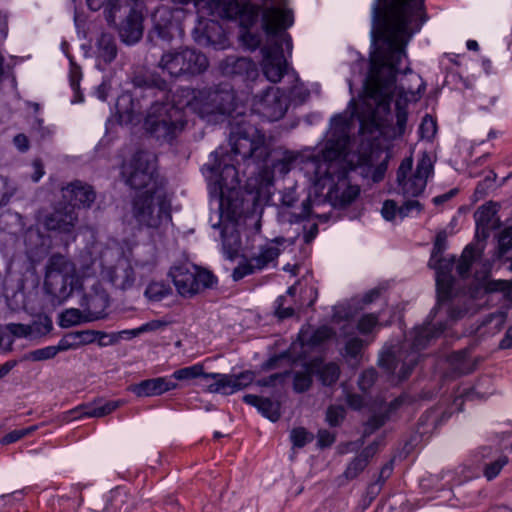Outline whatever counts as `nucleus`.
Segmentation results:
<instances>
[{
    "label": "nucleus",
    "instance_id": "obj_25",
    "mask_svg": "<svg viewBox=\"0 0 512 512\" xmlns=\"http://www.w3.org/2000/svg\"><path fill=\"white\" fill-rule=\"evenodd\" d=\"M143 35V16L135 9H131L119 27V36L126 44L137 43Z\"/></svg>",
    "mask_w": 512,
    "mask_h": 512
},
{
    "label": "nucleus",
    "instance_id": "obj_5",
    "mask_svg": "<svg viewBox=\"0 0 512 512\" xmlns=\"http://www.w3.org/2000/svg\"><path fill=\"white\" fill-rule=\"evenodd\" d=\"M157 99L152 103L146 116L144 125L147 132L159 141L171 143L185 129L187 124L186 113L175 101V94L171 101L163 102Z\"/></svg>",
    "mask_w": 512,
    "mask_h": 512
},
{
    "label": "nucleus",
    "instance_id": "obj_48",
    "mask_svg": "<svg viewBox=\"0 0 512 512\" xmlns=\"http://www.w3.org/2000/svg\"><path fill=\"white\" fill-rule=\"evenodd\" d=\"M57 355V350L54 346H47L44 348L36 349L28 352L25 356V360L30 361H44L54 358Z\"/></svg>",
    "mask_w": 512,
    "mask_h": 512
},
{
    "label": "nucleus",
    "instance_id": "obj_33",
    "mask_svg": "<svg viewBox=\"0 0 512 512\" xmlns=\"http://www.w3.org/2000/svg\"><path fill=\"white\" fill-rule=\"evenodd\" d=\"M211 375H215V373H206L204 371V365L201 363H196L192 366L184 367L178 370H175L171 378L178 381H188L196 378H203L205 380L212 379Z\"/></svg>",
    "mask_w": 512,
    "mask_h": 512
},
{
    "label": "nucleus",
    "instance_id": "obj_4",
    "mask_svg": "<svg viewBox=\"0 0 512 512\" xmlns=\"http://www.w3.org/2000/svg\"><path fill=\"white\" fill-rule=\"evenodd\" d=\"M446 327V323L440 322L434 325L430 319L425 325L414 330L411 344L405 343L397 353L383 354L379 360L380 366L391 375L396 376L398 381L407 379L419 361V352L427 346L431 339L442 334Z\"/></svg>",
    "mask_w": 512,
    "mask_h": 512
},
{
    "label": "nucleus",
    "instance_id": "obj_13",
    "mask_svg": "<svg viewBox=\"0 0 512 512\" xmlns=\"http://www.w3.org/2000/svg\"><path fill=\"white\" fill-rule=\"evenodd\" d=\"M284 242L285 240L283 238H276L260 246L257 252L245 258L233 270V279L239 281L245 276L262 271L270 265L275 266L277 258L281 254L280 245Z\"/></svg>",
    "mask_w": 512,
    "mask_h": 512
},
{
    "label": "nucleus",
    "instance_id": "obj_17",
    "mask_svg": "<svg viewBox=\"0 0 512 512\" xmlns=\"http://www.w3.org/2000/svg\"><path fill=\"white\" fill-rule=\"evenodd\" d=\"M78 223V214L72 205L55 208L43 219L44 227L59 234H72Z\"/></svg>",
    "mask_w": 512,
    "mask_h": 512
},
{
    "label": "nucleus",
    "instance_id": "obj_11",
    "mask_svg": "<svg viewBox=\"0 0 512 512\" xmlns=\"http://www.w3.org/2000/svg\"><path fill=\"white\" fill-rule=\"evenodd\" d=\"M413 159L405 158L401 161L397 170L398 192L405 198L420 196L427 185V179L433 171L431 160L428 156L422 157L411 173Z\"/></svg>",
    "mask_w": 512,
    "mask_h": 512
},
{
    "label": "nucleus",
    "instance_id": "obj_63",
    "mask_svg": "<svg viewBox=\"0 0 512 512\" xmlns=\"http://www.w3.org/2000/svg\"><path fill=\"white\" fill-rule=\"evenodd\" d=\"M398 209L399 207L394 200H386L383 203L381 213L384 219L391 221L395 218L396 214H398Z\"/></svg>",
    "mask_w": 512,
    "mask_h": 512
},
{
    "label": "nucleus",
    "instance_id": "obj_60",
    "mask_svg": "<svg viewBox=\"0 0 512 512\" xmlns=\"http://www.w3.org/2000/svg\"><path fill=\"white\" fill-rule=\"evenodd\" d=\"M377 324L378 317L376 315L366 314L359 319L357 328L360 333L368 334Z\"/></svg>",
    "mask_w": 512,
    "mask_h": 512
},
{
    "label": "nucleus",
    "instance_id": "obj_52",
    "mask_svg": "<svg viewBox=\"0 0 512 512\" xmlns=\"http://www.w3.org/2000/svg\"><path fill=\"white\" fill-rule=\"evenodd\" d=\"M312 384V377L310 372H297L294 375L293 387L296 392L307 391Z\"/></svg>",
    "mask_w": 512,
    "mask_h": 512
},
{
    "label": "nucleus",
    "instance_id": "obj_29",
    "mask_svg": "<svg viewBox=\"0 0 512 512\" xmlns=\"http://www.w3.org/2000/svg\"><path fill=\"white\" fill-rule=\"evenodd\" d=\"M334 331L328 326H322L317 329H302L299 333V342L301 347L305 349H312L322 345L324 342L332 338Z\"/></svg>",
    "mask_w": 512,
    "mask_h": 512
},
{
    "label": "nucleus",
    "instance_id": "obj_46",
    "mask_svg": "<svg viewBox=\"0 0 512 512\" xmlns=\"http://www.w3.org/2000/svg\"><path fill=\"white\" fill-rule=\"evenodd\" d=\"M447 234L445 231H441L436 235L433 250L428 265H434L438 260V257L443 256V252L446 249Z\"/></svg>",
    "mask_w": 512,
    "mask_h": 512
},
{
    "label": "nucleus",
    "instance_id": "obj_55",
    "mask_svg": "<svg viewBox=\"0 0 512 512\" xmlns=\"http://www.w3.org/2000/svg\"><path fill=\"white\" fill-rule=\"evenodd\" d=\"M287 302V296H280L275 302V314L280 319L289 318L294 315V308L291 305H286Z\"/></svg>",
    "mask_w": 512,
    "mask_h": 512
},
{
    "label": "nucleus",
    "instance_id": "obj_18",
    "mask_svg": "<svg viewBox=\"0 0 512 512\" xmlns=\"http://www.w3.org/2000/svg\"><path fill=\"white\" fill-rule=\"evenodd\" d=\"M360 189L352 185L346 173L338 176L337 181L329 188L327 200L335 208H344L350 205L359 195Z\"/></svg>",
    "mask_w": 512,
    "mask_h": 512
},
{
    "label": "nucleus",
    "instance_id": "obj_24",
    "mask_svg": "<svg viewBox=\"0 0 512 512\" xmlns=\"http://www.w3.org/2000/svg\"><path fill=\"white\" fill-rule=\"evenodd\" d=\"M132 83L135 87L145 89L146 96L157 97V99L167 98L170 91L168 83L152 73L135 75Z\"/></svg>",
    "mask_w": 512,
    "mask_h": 512
},
{
    "label": "nucleus",
    "instance_id": "obj_44",
    "mask_svg": "<svg viewBox=\"0 0 512 512\" xmlns=\"http://www.w3.org/2000/svg\"><path fill=\"white\" fill-rule=\"evenodd\" d=\"M364 347V342L358 337H352L347 340L344 347V357L358 361Z\"/></svg>",
    "mask_w": 512,
    "mask_h": 512
},
{
    "label": "nucleus",
    "instance_id": "obj_21",
    "mask_svg": "<svg viewBox=\"0 0 512 512\" xmlns=\"http://www.w3.org/2000/svg\"><path fill=\"white\" fill-rule=\"evenodd\" d=\"M170 276L179 292L184 297L195 295V266L185 263L171 268Z\"/></svg>",
    "mask_w": 512,
    "mask_h": 512
},
{
    "label": "nucleus",
    "instance_id": "obj_62",
    "mask_svg": "<svg viewBox=\"0 0 512 512\" xmlns=\"http://www.w3.org/2000/svg\"><path fill=\"white\" fill-rule=\"evenodd\" d=\"M168 324H169V322L165 321V320H160V319L152 320V321H149V322L141 325L140 327H138V331H136V332L143 334L146 332L157 331V330H161V329L165 328L166 326H168Z\"/></svg>",
    "mask_w": 512,
    "mask_h": 512
},
{
    "label": "nucleus",
    "instance_id": "obj_30",
    "mask_svg": "<svg viewBox=\"0 0 512 512\" xmlns=\"http://www.w3.org/2000/svg\"><path fill=\"white\" fill-rule=\"evenodd\" d=\"M243 401L251 406L256 407L259 412L275 422L280 418V403L272 401L269 398H262L253 394L243 396Z\"/></svg>",
    "mask_w": 512,
    "mask_h": 512
},
{
    "label": "nucleus",
    "instance_id": "obj_10",
    "mask_svg": "<svg viewBox=\"0 0 512 512\" xmlns=\"http://www.w3.org/2000/svg\"><path fill=\"white\" fill-rule=\"evenodd\" d=\"M199 11L222 19L239 18L242 27L248 29L258 20L261 7L255 4H240L237 0H196Z\"/></svg>",
    "mask_w": 512,
    "mask_h": 512
},
{
    "label": "nucleus",
    "instance_id": "obj_53",
    "mask_svg": "<svg viewBox=\"0 0 512 512\" xmlns=\"http://www.w3.org/2000/svg\"><path fill=\"white\" fill-rule=\"evenodd\" d=\"M498 249L500 255H504L512 249V227H507L500 232Z\"/></svg>",
    "mask_w": 512,
    "mask_h": 512
},
{
    "label": "nucleus",
    "instance_id": "obj_32",
    "mask_svg": "<svg viewBox=\"0 0 512 512\" xmlns=\"http://www.w3.org/2000/svg\"><path fill=\"white\" fill-rule=\"evenodd\" d=\"M498 212V206L495 203L489 202L478 208L475 212V220L477 224V230H482L485 233L486 230L494 228L496 222L499 220L496 218Z\"/></svg>",
    "mask_w": 512,
    "mask_h": 512
},
{
    "label": "nucleus",
    "instance_id": "obj_23",
    "mask_svg": "<svg viewBox=\"0 0 512 512\" xmlns=\"http://www.w3.org/2000/svg\"><path fill=\"white\" fill-rule=\"evenodd\" d=\"M63 197L67 199L74 208L76 206L90 207L95 201L96 193L93 188L81 181H74L63 189Z\"/></svg>",
    "mask_w": 512,
    "mask_h": 512
},
{
    "label": "nucleus",
    "instance_id": "obj_42",
    "mask_svg": "<svg viewBox=\"0 0 512 512\" xmlns=\"http://www.w3.org/2000/svg\"><path fill=\"white\" fill-rule=\"evenodd\" d=\"M485 290L488 293L502 292L505 300L512 302V282L491 280L486 283Z\"/></svg>",
    "mask_w": 512,
    "mask_h": 512
},
{
    "label": "nucleus",
    "instance_id": "obj_20",
    "mask_svg": "<svg viewBox=\"0 0 512 512\" xmlns=\"http://www.w3.org/2000/svg\"><path fill=\"white\" fill-rule=\"evenodd\" d=\"M221 73L225 76H243L246 79H254L258 75L256 64L249 58L227 56L219 64Z\"/></svg>",
    "mask_w": 512,
    "mask_h": 512
},
{
    "label": "nucleus",
    "instance_id": "obj_64",
    "mask_svg": "<svg viewBox=\"0 0 512 512\" xmlns=\"http://www.w3.org/2000/svg\"><path fill=\"white\" fill-rule=\"evenodd\" d=\"M346 403L348 404V406L350 408H352L354 410H359L364 406L365 401L361 395L347 392L346 393Z\"/></svg>",
    "mask_w": 512,
    "mask_h": 512
},
{
    "label": "nucleus",
    "instance_id": "obj_34",
    "mask_svg": "<svg viewBox=\"0 0 512 512\" xmlns=\"http://www.w3.org/2000/svg\"><path fill=\"white\" fill-rule=\"evenodd\" d=\"M98 56L110 63L117 55L115 39L111 34L102 33L97 41Z\"/></svg>",
    "mask_w": 512,
    "mask_h": 512
},
{
    "label": "nucleus",
    "instance_id": "obj_8",
    "mask_svg": "<svg viewBox=\"0 0 512 512\" xmlns=\"http://www.w3.org/2000/svg\"><path fill=\"white\" fill-rule=\"evenodd\" d=\"M159 67L173 78L193 77L204 73L209 67V61L201 51L184 48L164 53Z\"/></svg>",
    "mask_w": 512,
    "mask_h": 512
},
{
    "label": "nucleus",
    "instance_id": "obj_45",
    "mask_svg": "<svg viewBox=\"0 0 512 512\" xmlns=\"http://www.w3.org/2000/svg\"><path fill=\"white\" fill-rule=\"evenodd\" d=\"M5 330L8 332L7 337V343H4V336L0 338V345H8L10 346L12 343L10 335L17 336V337H25L30 334V327L23 325V324H15L10 323L6 325Z\"/></svg>",
    "mask_w": 512,
    "mask_h": 512
},
{
    "label": "nucleus",
    "instance_id": "obj_47",
    "mask_svg": "<svg viewBox=\"0 0 512 512\" xmlns=\"http://www.w3.org/2000/svg\"><path fill=\"white\" fill-rule=\"evenodd\" d=\"M346 415L345 408L341 405H331L326 412V421L332 427L339 426Z\"/></svg>",
    "mask_w": 512,
    "mask_h": 512
},
{
    "label": "nucleus",
    "instance_id": "obj_39",
    "mask_svg": "<svg viewBox=\"0 0 512 512\" xmlns=\"http://www.w3.org/2000/svg\"><path fill=\"white\" fill-rule=\"evenodd\" d=\"M89 321L86 315L83 312L76 308H70L65 310L60 315L59 324L61 327L68 328L71 326L78 325L82 322Z\"/></svg>",
    "mask_w": 512,
    "mask_h": 512
},
{
    "label": "nucleus",
    "instance_id": "obj_50",
    "mask_svg": "<svg viewBox=\"0 0 512 512\" xmlns=\"http://www.w3.org/2000/svg\"><path fill=\"white\" fill-rule=\"evenodd\" d=\"M290 438L295 447L302 448L313 440V435L305 428L299 427L291 431Z\"/></svg>",
    "mask_w": 512,
    "mask_h": 512
},
{
    "label": "nucleus",
    "instance_id": "obj_3",
    "mask_svg": "<svg viewBox=\"0 0 512 512\" xmlns=\"http://www.w3.org/2000/svg\"><path fill=\"white\" fill-rule=\"evenodd\" d=\"M175 101L184 111L188 109L208 122L231 114L236 107L234 91L226 88L183 87L175 92Z\"/></svg>",
    "mask_w": 512,
    "mask_h": 512
},
{
    "label": "nucleus",
    "instance_id": "obj_7",
    "mask_svg": "<svg viewBox=\"0 0 512 512\" xmlns=\"http://www.w3.org/2000/svg\"><path fill=\"white\" fill-rule=\"evenodd\" d=\"M44 286L53 302L62 304L80 286L75 264L63 255H52L47 264Z\"/></svg>",
    "mask_w": 512,
    "mask_h": 512
},
{
    "label": "nucleus",
    "instance_id": "obj_36",
    "mask_svg": "<svg viewBox=\"0 0 512 512\" xmlns=\"http://www.w3.org/2000/svg\"><path fill=\"white\" fill-rule=\"evenodd\" d=\"M319 380L325 386H331L337 382L340 376V367L335 362L322 364L316 369Z\"/></svg>",
    "mask_w": 512,
    "mask_h": 512
},
{
    "label": "nucleus",
    "instance_id": "obj_54",
    "mask_svg": "<svg viewBox=\"0 0 512 512\" xmlns=\"http://www.w3.org/2000/svg\"><path fill=\"white\" fill-rule=\"evenodd\" d=\"M367 464L365 459L356 456L347 466L344 475L347 479L356 478L365 468Z\"/></svg>",
    "mask_w": 512,
    "mask_h": 512
},
{
    "label": "nucleus",
    "instance_id": "obj_9",
    "mask_svg": "<svg viewBox=\"0 0 512 512\" xmlns=\"http://www.w3.org/2000/svg\"><path fill=\"white\" fill-rule=\"evenodd\" d=\"M121 175L132 189H145L144 192L161 189L155 158L149 153L143 151L135 153L129 162L123 165Z\"/></svg>",
    "mask_w": 512,
    "mask_h": 512
},
{
    "label": "nucleus",
    "instance_id": "obj_16",
    "mask_svg": "<svg viewBox=\"0 0 512 512\" xmlns=\"http://www.w3.org/2000/svg\"><path fill=\"white\" fill-rule=\"evenodd\" d=\"M213 383L207 384L209 393L232 394L249 386L255 378L252 371H244L237 375L215 373L211 375Z\"/></svg>",
    "mask_w": 512,
    "mask_h": 512
},
{
    "label": "nucleus",
    "instance_id": "obj_41",
    "mask_svg": "<svg viewBox=\"0 0 512 512\" xmlns=\"http://www.w3.org/2000/svg\"><path fill=\"white\" fill-rule=\"evenodd\" d=\"M195 294L206 288H210L216 282L215 276L204 269H198L195 266Z\"/></svg>",
    "mask_w": 512,
    "mask_h": 512
},
{
    "label": "nucleus",
    "instance_id": "obj_28",
    "mask_svg": "<svg viewBox=\"0 0 512 512\" xmlns=\"http://www.w3.org/2000/svg\"><path fill=\"white\" fill-rule=\"evenodd\" d=\"M135 272L127 260H120L109 271V280L118 289L127 290L135 283Z\"/></svg>",
    "mask_w": 512,
    "mask_h": 512
},
{
    "label": "nucleus",
    "instance_id": "obj_43",
    "mask_svg": "<svg viewBox=\"0 0 512 512\" xmlns=\"http://www.w3.org/2000/svg\"><path fill=\"white\" fill-rule=\"evenodd\" d=\"M91 334L92 333L89 331L69 333L65 335L56 346H54V349L57 350L58 354L59 352L75 348L78 345V338H81L83 336H90Z\"/></svg>",
    "mask_w": 512,
    "mask_h": 512
},
{
    "label": "nucleus",
    "instance_id": "obj_59",
    "mask_svg": "<svg viewBox=\"0 0 512 512\" xmlns=\"http://www.w3.org/2000/svg\"><path fill=\"white\" fill-rule=\"evenodd\" d=\"M377 379V372L374 369H368L362 372L358 380V386L363 391H368Z\"/></svg>",
    "mask_w": 512,
    "mask_h": 512
},
{
    "label": "nucleus",
    "instance_id": "obj_15",
    "mask_svg": "<svg viewBox=\"0 0 512 512\" xmlns=\"http://www.w3.org/2000/svg\"><path fill=\"white\" fill-rule=\"evenodd\" d=\"M256 108L270 121L281 119L289 106L287 95L277 87H268L263 94L256 96Z\"/></svg>",
    "mask_w": 512,
    "mask_h": 512
},
{
    "label": "nucleus",
    "instance_id": "obj_19",
    "mask_svg": "<svg viewBox=\"0 0 512 512\" xmlns=\"http://www.w3.org/2000/svg\"><path fill=\"white\" fill-rule=\"evenodd\" d=\"M455 264V258L438 257L434 265L429 267L436 270V287L439 302L448 301L452 294L453 277L451 271Z\"/></svg>",
    "mask_w": 512,
    "mask_h": 512
},
{
    "label": "nucleus",
    "instance_id": "obj_12",
    "mask_svg": "<svg viewBox=\"0 0 512 512\" xmlns=\"http://www.w3.org/2000/svg\"><path fill=\"white\" fill-rule=\"evenodd\" d=\"M284 42L286 49L292 50V39L288 33H281L279 39H271V43L262 48V70L265 77L272 83L279 82L287 72V61L283 53Z\"/></svg>",
    "mask_w": 512,
    "mask_h": 512
},
{
    "label": "nucleus",
    "instance_id": "obj_1",
    "mask_svg": "<svg viewBox=\"0 0 512 512\" xmlns=\"http://www.w3.org/2000/svg\"><path fill=\"white\" fill-rule=\"evenodd\" d=\"M372 12V35L379 45L371 55L370 74L365 89L369 98L383 110H388L392 98L397 96L396 125L392 134L393 138H397L406 132L408 116L402 100L408 101V93L396 85V75L401 72L399 64L406 58L408 42L421 29L427 17L381 9L378 2L373 5Z\"/></svg>",
    "mask_w": 512,
    "mask_h": 512
},
{
    "label": "nucleus",
    "instance_id": "obj_57",
    "mask_svg": "<svg viewBox=\"0 0 512 512\" xmlns=\"http://www.w3.org/2000/svg\"><path fill=\"white\" fill-rule=\"evenodd\" d=\"M36 429H37L36 426H30V427L24 428V429L13 430V431L9 432L8 434H6L2 438L1 443L4 445L14 443V442L22 439L23 437L31 434Z\"/></svg>",
    "mask_w": 512,
    "mask_h": 512
},
{
    "label": "nucleus",
    "instance_id": "obj_27",
    "mask_svg": "<svg viewBox=\"0 0 512 512\" xmlns=\"http://www.w3.org/2000/svg\"><path fill=\"white\" fill-rule=\"evenodd\" d=\"M123 403L121 400L103 401L102 399H97L91 403L80 405L71 412L79 413L80 417L100 418L112 413L122 406Z\"/></svg>",
    "mask_w": 512,
    "mask_h": 512
},
{
    "label": "nucleus",
    "instance_id": "obj_26",
    "mask_svg": "<svg viewBox=\"0 0 512 512\" xmlns=\"http://www.w3.org/2000/svg\"><path fill=\"white\" fill-rule=\"evenodd\" d=\"M80 305L89 321L100 319L109 306V296L104 290L96 289L93 293L84 295Z\"/></svg>",
    "mask_w": 512,
    "mask_h": 512
},
{
    "label": "nucleus",
    "instance_id": "obj_56",
    "mask_svg": "<svg viewBox=\"0 0 512 512\" xmlns=\"http://www.w3.org/2000/svg\"><path fill=\"white\" fill-rule=\"evenodd\" d=\"M386 421V416L382 414H375L371 416L364 425L363 436L367 437L374 433L377 429L382 427Z\"/></svg>",
    "mask_w": 512,
    "mask_h": 512
},
{
    "label": "nucleus",
    "instance_id": "obj_6",
    "mask_svg": "<svg viewBox=\"0 0 512 512\" xmlns=\"http://www.w3.org/2000/svg\"><path fill=\"white\" fill-rule=\"evenodd\" d=\"M130 214L139 228L158 230L172 220L171 202L162 189L140 192L131 201Z\"/></svg>",
    "mask_w": 512,
    "mask_h": 512
},
{
    "label": "nucleus",
    "instance_id": "obj_61",
    "mask_svg": "<svg viewBox=\"0 0 512 512\" xmlns=\"http://www.w3.org/2000/svg\"><path fill=\"white\" fill-rule=\"evenodd\" d=\"M289 375V371L274 373L267 378L258 380L257 385L263 387H274L277 386L278 384H282L285 381L286 377H288Z\"/></svg>",
    "mask_w": 512,
    "mask_h": 512
},
{
    "label": "nucleus",
    "instance_id": "obj_49",
    "mask_svg": "<svg viewBox=\"0 0 512 512\" xmlns=\"http://www.w3.org/2000/svg\"><path fill=\"white\" fill-rule=\"evenodd\" d=\"M508 463V457L506 455H501L500 457H498L495 461L491 462V463H488L485 465V468H484V476L488 479V480H492L494 479L496 476H498V474L500 473V471L502 470V468Z\"/></svg>",
    "mask_w": 512,
    "mask_h": 512
},
{
    "label": "nucleus",
    "instance_id": "obj_35",
    "mask_svg": "<svg viewBox=\"0 0 512 512\" xmlns=\"http://www.w3.org/2000/svg\"><path fill=\"white\" fill-rule=\"evenodd\" d=\"M304 162V156L294 151H285L282 157L274 164V169L281 174H287Z\"/></svg>",
    "mask_w": 512,
    "mask_h": 512
},
{
    "label": "nucleus",
    "instance_id": "obj_31",
    "mask_svg": "<svg viewBox=\"0 0 512 512\" xmlns=\"http://www.w3.org/2000/svg\"><path fill=\"white\" fill-rule=\"evenodd\" d=\"M349 137L347 135V127L345 124H341L340 135L336 141L329 139L322 152L323 159L325 161L338 160L345 156Z\"/></svg>",
    "mask_w": 512,
    "mask_h": 512
},
{
    "label": "nucleus",
    "instance_id": "obj_2",
    "mask_svg": "<svg viewBox=\"0 0 512 512\" xmlns=\"http://www.w3.org/2000/svg\"><path fill=\"white\" fill-rule=\"evenodd\" d=\"M229 145L230 153L220 148L211 154V163L204 165L207 178L220 189L234 188L239 184L236 165L240 162L251 161L257 165H265L271 154L265 134L249 124L232 127Z\"/></svg>",
    "mask_w": 512,
    "mask_h": 512
},
{
    "label": "nucleus",
    "instance_id": "obj_38",
    "mask_svg": "<svg viewBox=\"0 0 512 512\" xmlns=\"http://www.w3.org/2000/svg\"><path fill=\"white\" fill-rule=\"evenodd\" d=\"M223 249L229 259H233L241 247L240 236L236 231L229 234L222 232Z\"/></svg>",
    "mask_w": 512,
    "mask_h": 512
},
{
    "label": "nucleus",
    "instance_id": "obj_58",
    "mask_svg": "<svg viewBox=\"0 0 512 512\" xmlns=\"http://www.w3.org/2000/svg\"><path fill=\"white\" fill-rule=\"evenodd\" d=\"M423 210V205L418 200H407L398 209V215L405 218L413 212L420 214Z\"/></svg>",
    "mask_w": 512,
    "mask_h": 512
},
{
    "label": "nucleus",
    "instance_id": "obj_40",
    "mask_svg": "<svg viewBox=\"0 0 512 512\" xmlns=\"http://www.w3.org/2000/svg\"><path fill=\"white\" fill-rule=\"evenodd\" d=\"M171 292L170 287L162 282H151L144 294L151 301H161L163 298L168 296Z\"/></svg>",
    "mask_w": 512,
    "mask_h": 512
},
{
    "label": "nucleus",
    "instance_id": "obj_37",
    "mask_svg": "<svg viewBox=\"0 0 512 512\" xmlns=\"http://www.w3.org/2000/svg\"><path fill=\"white\" fill-rule=\"evenodd\" d=\"M476 257V250L468 245L462 252V255L456 265L457 273L460 277L466 278L469 275L471 266Z\"/></svg>",
    "mask_w": 512,
    "mask_h": 512
},
{
    "label": "nucleus",
    "instance_id": "obj_14",
    "mask_svg": "<svg viewBox=\"0 0 512 512\" xmlns=\"http://www.w3.org/2000/svg\"><path fill=\"white\" fill-rule=\"evenodd\" d=\"M286 4V0H264L263 2L262 27L271 38L285 31L294 22L293 13Z\"/></svg>",
    "mask_w": 512,
    "mask_h": 512
},
{
    "label": "nucleus",
    "instance_id": "obj_22",
    "mask_svg": "<svg viewBox=\"0 0 512 512\" xmlns=\"http://www.w3.org/2000/svg\"><path fill=\"white\" fill-rule=\"evenodd\" d=\"M177 388L178 384L176 382H173L166 377H157L131 385L129 390L137 397H151L161 395Z\"/></svg>",
    "mask_w": 512,
    "mask_h": 512
},
{
    "label": "nucleus",
    "instance_id": "obj_51",
    "mask_svg": "<svg viewBox=\"0 0 512 512\" xmlns=\"http://www.w3.org/2000/svg\"><path fill=\"white\" fill-rule=\"evenodd\" d=\"M15 191V186L6 177L0 176V206L6 205Z\"/></svg>",
    "mask_w": 512,
    "mask_h": 512
}]
</instances>
